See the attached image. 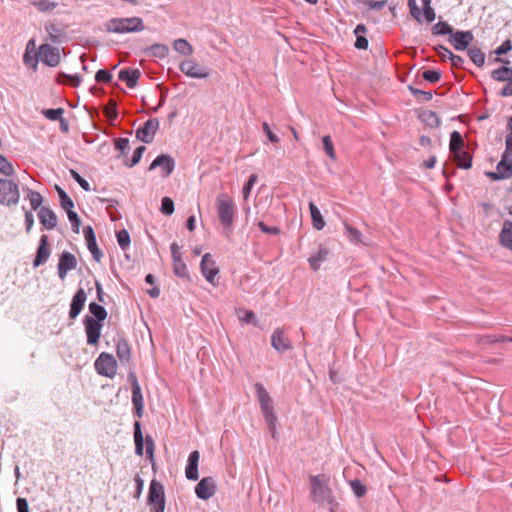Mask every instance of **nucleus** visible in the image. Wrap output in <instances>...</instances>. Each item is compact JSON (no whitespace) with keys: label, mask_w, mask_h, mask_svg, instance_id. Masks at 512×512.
Here are the masks:
<instances>
[{"label":"nucleus","mask_w":512,"mask_h":512,"mask_svg":"<svg viewBox=\"0 0 512 512\" xmlns=\"http://www.w3.org/2000/svg\"><path fill=\"white\" fill-rule=\"evenodd\" d=\"M310 482V499L321 507L328 508L330 512H334L338 506L333 492L329 487V477L322 474L309 477Z\"/></svg>","instance_id":"nucleus-1"},{"label":"nucleus","mask_w":512,"mask_h":512,"mask_svg":"<svg viewBox=\"0 0 512 512\" xmlns=\"http://www.w3.org/2000/svg\"><path fill=\"white\" fill-rule=\"evenodd\" d=\"M105 27L107 32L115 34L141 32L145 28L140 17L113 18L107 21Z\"/></svg>","instance_id":"nucleus-2"},{"label":"nucleus","mask_w":512,"mask_h":512,"mask_svg":"<svg viewBox=\"0 0 512 512\" xmlns=\"http://www.w3.org/2000/svg\"><path fill=\"white\" fill-rule=\"evenodd\" d=\"M215 208L220 223L225 228H231L236 213V208L233 199L226 193H220L216 198Z\"/></svg>","instance_id":"nucleus-3"},{"label":"nucleus","mask_w":512,"mask_h":512,"mask_svg":"<svg viewBox=\"0 0 512 512\" xmlns=\"http://www.w3.org/2000/svg\"><path fill=\"white\" fill-rule=\"evenodd\" d=\"M255 391L256 395L258 397L261 411L263 413V416L265 418V421L267 425L269 426L270 430L274 433L277 417L274 413L273 404L271 397L263 384L256 383L255 384Z\"/></svg>","instance_id":"nucleus-4"},{"label":"nucleus","mask_w":512,"mask_h":512,"mask_svg":"<svg viewBox=\"0 0 512 512\" xmlns=\"http://www.w3.org/2000/svg\"><path fill=\"white\" fill-rule=\"evenodd\" d=\"M20 198L18 185L10 179H0V204L15 205Z\"/></svg>","instance_id":"nucleus-5"},{"label":"nucleus","mask_w":512,"mask_h":512,"mask_svg":"<svg viewBox=\"0 0 512 512\" xmlns=\"http://www.w3.org/2000/svg\"><path fill=\"white\" fill-rule=\"evenodd\" d=\"M150 512H164L165 497L163 485L155 480L150 483L148 493Z\"/></svg>","instance_id":"nucleus-6"},{"label":"nucleus","mask_w":512,"mask_h":512,"mask_svg":"<svg viewBox=\"0 0 512 512\" xmlns=\"http://www.w3.org/2000/svg\"><path fill=\"white\" fill-rule=\"evenodd\" d=\"M117 361L112 354L103 352L95 361V369L98 374L113 378L117 373Z\"/></svg>","instance_id":"nucleus-7"},{"label":"nucleus","mask_w":512,"mask_h":512,"mask_svg":"<svg viewBox=\"0 0 512 512\" xmlns=\"http://www.w3.org/2000/svg\"><path fill=\"white\" fill-rule=\"evenodd\" d=\"M180 71L188 77L204 79L210 75L209 70L194 59H186L180 63Z\"/></svg>","instance_id":"nucleus-8"},{"label":"nucleus","mask_w":512,"mask_h":512,"mask_svg":"<svg viewBox=\"0 0 512 512\" xmlns=\"http://www.w3.org/2000/svg\"><path fill=\"white\" fill-rule=\"evenodd\" d=\"M37 56L42 63L50 67L57 66L61 61L59 49L49 45L48 43L42 44L39 47Z\"/></svg>","instance_id":"nucleus-9"},{"label":"nucleus","mask_w":512,"mask_h":512,"mask_svg":"<svg viewBox=\"0 0 512 512\" xmlns=\"http://www.w3.org/2000/svg\"><path fill=\"white\" fill-rule=\"evenodd\" d=\"M200 267L206 280L213 286H216L218 284L216 277L219 274V268L216 266V263L210 253H206L203 256Z\"/></svg>","instance_id":"nucleus-10"},{"label":"nucleus","mask_w":512,"mask_h":512,"mask_svg":"<svg viewBox=\"0 0 512 512\" xmlns=\"http://www.w3.org/2000/svg\"><path fill=\"white\" fill-rule=\"evenodd\" d=\"M159 129L158 119H149L136 131V137L144 143H151Z\"/></svg>","instance_id":"nucleus-11"},{"label":"nucleus","mask_w":512,"mask_h":512,"mask_svg":"<svg viewBox=\"0 0 512 512\" xmlns=\"http://www.w3.org/2000/svg\"><path fill=\"white\" fill-rule=\"evenodd\" d=\"M87 343L89 345H97L101 336L102 323L87 316L84 320Z\"/></svg>","instance_id":"nucleus-12"},{"label":"nucleus","mask_w":512,"mask_h":512,"mask_svg":"<svg viewBox=\"0 0 512 512\" xmlns=\"http://www.w3.org/2000/svg\"><path fill=\"white\" fill-rule=\"evenodd\" d=\"M171 254H172V260H173V270L174 273L181 278H188L189 272L187 265L182 260V253L180 251V247L177 243L173 242L171 244Z\"/></svg>","instance_id":"nucleus-13"},{"label":"nucleus","mask_w":512,"mask_h":512,"mask_svg":"<svg viewBox=\"0 0 512 512\" xmlns=\"http://www.w3.org/2000/svg\"><path fill=\"white\" fill-rule=\"evenodd\" d=\"M77 266V260L76 257L67 251H64L59 258L58 263V275L59 278L64 280L67 276V273L70 270L75 269Z\"/></svg>","instance_id":"nucleus-14"},{"label":"nucleus","mask_w":512,"mask_h":512,"mask_svg":"<svg viewBox=\"0 0 512 512\" xmlns=\"http://www.w3.org/2000/svg\"><path fill=\"white\" fill-rule=\"evenodd\" d=\"M216 485L212 477L203 478L196 486L195 493L198 498L207 500L215 493Z\"/></svg>","instance_id":"nucleus-15"},{"label":"nucleus","mask_w":512,"mask_h":512,"mask_svg":"<svg viewBox=\"0 0 512 512\" xmlns=\"http://www.w3.org/2000/svg\"><path fill=\"white\" fill-rule=\"evenodd\" d=\"M472 40L473 34L470 31H452L450 34V42L456 50H465Z\"/></svg>","instance_id":"nucleus-16"},{"label":"nucleus","mask_w":512,"mask_h":512,"mask_svg":"<svg viewBox=\"0 0 512 512\" xmlns=\"http://www.w3.org/2000/svg\"><path fill=\"white\" fill-rule=\"evenodd\" d=\"M156 167H160L162 170V176L167 177L173 172L175 163L172 157L166 154H162L154 159L149 167V170H153Z\"/></svg>","instance_id":"nucleus-17"},{"label":"nucleus","mask_w":512,"mask_h":512,"mask_svg":"<svg viewBox=\"0 0 512 512\" xmlns=\"http://www.w3.org/2000/svg\"><path fill=\"white\" fill-rule=\"evenodd\" d=\"M86 293L84 289L80 288L77 290L75 295L73 296L71 305H70V311H69V317L70 319H75L82 309L84 308L85 302H86Z\"/></svg>","instance_id":"nucleus-18"},{"label":"nucleus","mask_w":512,"mask_h":512,"mask_svg":"<svg viewBox=\"0 0 512 512\" xmlns=\"http://www.w3.org/2000/svg\"><path fill=\"white\" fill-rule=\"evenodd\" d=\"M271 345L275 350L281 353L291 349L292 347L290 340L280 329H277L273 332L271 337Z\"/></svg>","instance_id":"nucleus-19"},{"label":"nucleus","mask_w":512,"mask_h":512,"mask_svg":"<svg viewBox=\"0 0 512 512\" xmlns=\"http://www.w3.org/2000/svg\"><path fill=\"white\" fill-rule=\"evenodd\" d=\"M49 256L50 248L48 244V236L42 235L40 238L37 254L33 262L34 267H38L44 264L48 260Z\"/></svg>","instance_id":"nucleus-20"},{"label":"nucleus","mask_w":512,"mask_h":512,"mask_svg":"<svg viewBox=\"0 0 512 512\" xmlns=\"http://www.w3.org/2000/svg\"><path fill=\"white\" fill-rule=\"evenodd\" d=\"M83 232H84V236H85V239L87 242V247H88L89 251L93 255V258L97 262H99L102 258V253L97 246L96 238H95L94 231H93L92 227H90V226L85 227Z\"/></svg>","instance_id":"nucleus-21"},{"label":"nucleus","mask_w":512,"mask_h":512,"mask_svg":"<svg viewBox=\"0 0 512 512\" xmlns=\"http://www.w3.org/2000/svg\"><path fill=\"white\" fill-rule=\"evenodd\" d=\"M507 157H502L500 162L497 164L496 172H486V176L493 181L507 179L512 175V169L509 165H506Z\"/></svg>","instance_id":"nucleus-22"},{"label":"nucleus","mask_w":512,"mask_h":512,"mask_svg":"<svg viewBox=\"0 0 512 512\" xmlns=\"http://www.w3.org/2000/svg\"><path fill=\"white\" fill-rule=\"evenodd\" d=\"M200 454L197 450L190 453L188 458V464L185 469L186 477L189 480L196 481L199 477L198 475V462H199Z\"/></svg>","instance_id":"nucleus-23"},{"label":"nucleus","mask_w":512,"mask_h":512,"mask_svg":"<svg viewBox=\"0 0 512 512\" xmlns=\"http://www.w3.org/2000/svg\"><path fill=\"white\" fill-rule=\"evenodd\" d=\"M39 220L47 229H54L57 225L56 214L47 207H42L38 213Z\"/></svg>","instance_id":"nucleus-24"},{"label":"nucleus","mask_w":512,"mask_h":512,"mask_svg":"<svg viewBox=\"0 0 512 512\" xmlns=\"http://www.w3.org/2000/svg\"><path fill=\"white\" fill-rule=\"evenodd\" d=\"M116 353L119 361L122 364H127L131 360V347L127 340L119 339L116 344Z\"/></svg>","instance_id":"nucleus-25"},{"label":"nucleus","mask_w":512,"mask_h":512,"mask_svg":"<svg viewBox=\"0 0 512 512\" xmlns=\"http://www.w3.org/2000/svg\"><path fill=\"white\" fill-rule=\"evenodd\" d=\"M141 73L138 69H123L119 72V79L126 83L129 88H134Z\"/></svg>","instance_id":"nucleus-26"},{"label":"nucleus","mask_w":512,"mask_h":512,"mask_svg":"<svg viewBox=\"0 0 512 512\" xmlns=\"http://www.w3.org/2000/svg\"><path fill=\"white\" fill-rule=\"evenodd\" d=\"M132 403L136 409L137 415L140 417L143 410V396L137 379L132 383Z\"/></svg>","instance_id":"nucleus-27"},{"label":"nucleus","mask_w":512,"mask_h":512,"mask_svg":"<svg viewBox=\"0 0 512 512\" xmlns=\"http://www.w3.org/2000/svg\"><path fill=\"white\" fill-rule=\"evenodd\" d=\"M500 244L512 251V222L505 221L499 234Z\"/></svg>","instance_id":"nucleus-28"},{"label":"nucleus","mask_w":512,"mask_h":512,"mask_svg":"<svg viewBox=\"0 0 512 512\" xmlns=\"http://www.w3.org/2000/svg\"><path fill=\"white\" fill-rule=\"evenodd\" d=\"M45 31L48 34L46 41H51L52 43L60 42V39L63 35L62 29L53 22H47L45 24Z\"/></svg>","instance_id":"nucleus-29"},{"label":"nucleus","mask_w":512,"mask_h":512,"mask_svg":"<svg viewBox=\"0 0 512 512\" xmlns=\"http://www.w3.org/2000/svg\"><path fill=\"white\" fill-rule=\"evenodd\" d=\"M309 210L312 218L313 227L316 230H322L325 227V221L322 217V214L318 207L314 204V202L309 203Z\"/></svg>","instance_id":"nucleus-30"},{"label":"nucleus","mask_w":512,"mask_h":512,"mask_svg":"<svg viewBox=\"0 0 512 512\" xmlns=\"http://www.w3.org/2000/svg\"><path fill=\"white\" fill-rule=\"evenodd\" d=\"M454 160L457 162L458 167L469 169L472 166V158L464 149L452 153Z\"/></svg>","instance_id":"nucleus-31"},{"label":"nucleus","mask_w":512,"mask_h":512,"mask_svg":"<svg viewBox=\"0 0 512 512\" xmlns=\"http://www.w3.org/2000/svg\"><path fill=\"white\" fill-rule=\"evenodd\" d=\"M32 6H34L37 11L41 13H48L57 8L58 3L51 0H33L30 2Z\"/></svg>","instance_id":"nucleus-32"},{"label":"nucleus","mask_w":512,"mask_h":512,"mask_svg":"<svg viewBox=\"0 0 512 512\" xmlns=\"http://www.w3.org/2000/svg\"><path fill=\"white\" fill-rule=\"evenodd\" d=\"M491 77L500 82L509 81L512 82V69L508 67H500L491 72Z\"/></svg>","instance_id":"nucleus-33"},{"label":"nucleus","mask_w":512,"mask_h":512,"mask_svg":"<svg viewBox=\"0 0 512 512\" xmlns=\"http://www.w3.org/2000/svg\"><path fill=\"white\" fill-rule=\"evenodd\" d=\"M174 49L182 55H191L194 52L192 45L186 39H177L173 43Z\"/></svg>","instance_id":"nucleus-34"},{"label":"nucleus","mask_w":512,"mask_h":512,"mask_svg":"<svg viewBox=\"0 0 512 512\" xmlns=\"http://www.w3.org/2000/svg\"><path fill=\"white\" fill-rule=\"evenodd\" d=\"M465 142L458 131H454L450 137L449 149L452 153L464 149Z\"/></svg>","instance_id":"nucleus-35"},{"label":"nucleus","mask_w":512,"mask_h":512,"mask_svg":"<svg viewBox=\"0 0 512 512\" xmlns=\"http://www.w3.org/2000/svg\"><path fill=\"white\" fill-rule=\"evenodd\" d=\"M328 256V250L324 247H320L318 252L309 258V263L314 271H317L320 267V262L324 261Z\"/></svg>","instance_id":"nucleus-36"},{"label":"nucleus","mask_w":512,"mask_h":512,"mask_svg":"<svg viewBox=\"0 0 512 512\" xmlns=\"http://www.w3.org/2000/svg\"><path fill=\"white\" fill-rule=\"evenodd\" d=\"M89 311L94 316L93 318L99 322L104 321L107 317L105 308L95 302L89 304Z\"/></svg>","instance_id":"nucleus-37"},{"label":"nucleus","mask_w":512,"mask_h":512,"mask_svg":"<svg viewBox=\"0 0 512 512\" xmlns=\"http://www.w3.org/2000/svg\"><path fill=\"white\" fill-rule=\"evenodd\" d=\"M468 55L471 59V61L477 65L478 67H481L485 63V54L476 47H472L468 49Z\"/></svg>","instance_id":"nucleus-38"},{"label":"nucleus","mask_w":512,"mask_h":512,"mask_svg":"<svg viewBox=\"0 0 512 512\" xmlns=\"http://www.w3.org/2000/svg\"><path fill=\"white\" fill-rule=\"evenodd\" d=\"M420 118L423 122H425L426 124H428L431 127H438L441 123L438 115L435 112L430 111V110L424 111L420 115Z\"/></svg>","instance_id":"nucleus-39"},{"label":"nucleus","mask_w":512,"mask_h":512,"mask_svg":"<svg viewBox=\"0 0 512 512\" xmlns=\"http://www.w3.org/2000/svg\"><path fill=\"white\" fill-rule=\"evenodd\" d=\"M134 426H135V430H134L135 450L138 455L142 456L143 455V436H142L140 423L136 422Z\"/></svg>","instance_id":"nucleus-40"},{"label":"nucleus","mask_w":512,"mask_h":512,"mask_svg":"<svg viewBox=\"0 0 512 512\" xmlns=\"http://www.w3.org/2000/svg\"><path fill=\"white\" fill-rule=\"evenodd\" d=\"M55 189L59 195L62 208L64 210L72 209L74 204L71 198L67 195V193L58 185L55 186Z\"/></svg>","instance_id":"nucleus-41"},{"label":"nucleus","mask_w":512,"mask_h":512,"mask_svg":"<svg viewBox=\"0 0 512 512\" xmlns=\"http://www.w3.org/2000/svg\"><path fill=\"white\" fill-rule=\"evenodd\" d=\"M344 227L350 241L355 243L362 242V233L357 228L352 227L347 223H344Z\"/></svg>","instance_id":"nucleus-42"},{"label":"nucleus","mask_w":512,"mask_h":512,"mask_svg":"<svg viewBox=\"0 0 512 512\" xmlns=\"http://www.w3.org/2000/svg\"><path fill=\"white\" fill-rule=\"evenodd\" d=\"M27 197L30 201V204H31V207L33 210L38 209L43 202V198H42L41 194L39 192L31 190V189L28 190Z\"/></svg>","instance_id":"nucleus-43"},{"label":"nucleus","mask_w":512,"mask_h":512,"mask_svg":"<svg viewBox=\"0 0 512 512\" xmlns=\"http://www.w3.org/2000/svg\"><path fill=\"white\" fill-rule=\"evenodd\" d=\"M322 142H323L324 150H325L326 154L328 155V157L331 160H335L336 153H335V149H334V145H333L331 137L329 135L324 136L322 138Z\"/></svg>","instance_id":"nucleus-44"},{"label":"nucleus","mask_w":512,"mask_h":512,"mask_svg":"<svg viewBox=\"0 0 512 512\" xmlns=\"http://www.w3.org/2000/svg\"><path fill=\"white\" fill-rule=\"evenodd\" d=\"M350 486L353 493L358 498L363 497L367 492L366 486L358 479L352 480Z\"/></svg>","instance_id":"nucleus-45"},{"label":"nucleus","mask_w":512,"mask_h":512,"mask_svg":"<svg viewBox=\"0 0 512 512\" xmlns=\"http://www.w3.org/2000/svg\"><path fill=\"white\" fill-rule=\"evenodd\" d=\"M452 31V27L446 22H438L432 27V32L436 35L451 34Z\"/></svg>","instance_id":"nucleus-46"},{"label":"nucleus","mask_w":512,"mask_h":512,"mask_svg":"<svg viewBox=\"0 0 512 512\" xmlns=\"http://www.w3.org/2000/svg\"><path fill=\"white\" fill-rule=\"evenodd\" d=\"M64 113L63 108H56V109H44L42 111V114L49 120L55 121L62 119V115Z\"/></svg>","instance_id":"nucleus-47"},{"label":"nucleus","mask_w":512,"mask_h":512,"mask_svg":"<svg viewBox=\"0 0 512 512\" xmlns=\"http://www.w3.org/2000/svg\"><path fill=\"white\" fill-rule=\"evenodd\" d=\"M408 7L410 9L411 16L418 21L419 23L422 22V12L420 8L417 5L416 0H408Z\"/></svg>","instance_id":"nucleus-48"},{"label":"nucleus","mask_w":512,"mask_h":512,"mask_svg":"<svg viewBox=\"0 0 512 512\" xmlns=\"http://www.w3.org/2000/svg\"><path fill=\"white\" fill-rule=\"evenodd\" d=\"M257 175L256 174H252L248 181L245 183L243 189H242V194H243V199L244 200H247L250 196V192L254 186V184L257 182Z\"/></svg>","instance_id":"nucleus-49"},{"label":"nucleus","mask_w":512,"mask_h":512,"mask_svg":"<svg viewBox=\"0 0 512 512\" xmlns=\"http://www.w3.org/2000/svg\"><path fill=\"white\" fill-rule=\"evenodd\" d=\"M0 173L10 176L14 173V168L12 164L0 154Z\"/></svg>","instance_id":"nucleus-50"},{"label":"nucleus","mask_w":512,"mask_h":512,"mask_svg":"<svg viewBox=\"0 0 512 512\" xmlns=\"http://www.w3.org/2000/svg\"><path fill=\"white\" fill-rule=\"evenodd\" d=\"M161 212L165 215H171L174 212V202L170 197H164L161 203Z\"/></svg>","instance_id":"nucleus-51"},{"label":"nucleus","mask_w":512,"mask_h":512,"mask_svg":"<svg viewBox=\"0 0 512 512\" xmlns=\"http://www.w3.org/2000/svg\"><path fill=\"white\" fill-rule=\"evenodd\" d=\"M117 241L122 249H125L130 244V236L126 230H121L117 233Z\"/></svg>","instance_id":"nucleus-52"},{"label":"nucleus","mask_w":512,"mask_h":512,"mask_svg":"<svg viewBox=\"0 0 512 512\" xmlns=\"http://www.w3.org/2000/svg\"><path fill=\"white\" fill-rule=\"evenodd\" d=\"M422 76L426 81L430 83H436L440 80L441 74L436 70H425Z\"/></svg>","instance_id":"nucleus-53"},{"label":"nucleus","mask_w":512,"mask_h":512,"mask_svg":"<svg viewBox=\"0 0 512 512\" xmlns=\"http://www.w3.org/2000/svg\"><path fill=\"white\" fill-rule=\"evenodd\" d=\"M151 51L153 52V55L159 56V57H166L168 54V47L163 44H153L150 47Z\"/></svg>","instance_id":"nucleus-54"},{"label":"nucleus","mask_w":512,"mask_h":512,"mask_svg":"<svg viewBox=\"0 0 512 512\" xmlns=\"http://www.w3.org/2000/svg\"><path fill=\"white\" fill-rule=\"evenodd\" d=\"M70 174L85 191H90V184L77 171L71 169Z\"/></svg>","instance_id":"nucleus-55"},{"label":"nucleus","mask_w":512,"mask_h":512,"mask_svg":"<svg viewBox=\"0 0 512 512\" xmlns=\"http://www.w3.org/2000/svg\"><path fill=\"white\" fill-rule=\"evenodd\" d=\"M95 80L97 82L110 83L112 80V75L108 70H98L95 75Z\"/></svg>","instance_id":"nucleus-56"},{"label":"nucleus","mask_w":512,"mask_h":512,"mask_svg":"<svg viewBox=\"0 0 512 512\" xmlns=\"http://www.w3.org/2000/svg\"><path fill=\"white\" fill-rule=\"evenodd\" d=\"M66 211H67V215H68L69 221L71 222L74 231L78 232L79 231V226H80V219H79L77 213L74 212L72 209H69V210H66Z\"/></svg>","instance_id":"nucleus-57"},{"label":"nucleus","mask_w":512,"mask_h":512,"mask_svg":"<svg viewBox=\"0 0 512 512\" xmlns=\"http://www.w3.org/2000/svg\"><path fill=\"white\" fill-rule=\"evenodd\" d=\"M442 50H444L445 52L448 53L449 55V59L452 63L453 66L455 67H460L463 63V59L461 56H458V55H455L453 54L450 50H448L447 48H444V47H441Z\"/></svg>","instance_id":"nucleus-58"},{"label":"nucleus","mask_w":512,"mask_h":512,"mask_svg":"<svg viewBox=\"0 0 512 512\" xmlns=\"http://www.w3.org/2000/svg\"><path fill=\"white\" fill-rule=\"evenodd\" d=\"M436 13L432 7H427L423 9L422 20L424 19L428 23L433 22L435 20Z\"/></svg>","instance_id":"nucleus-59"},{"label":"nucleus","mask_w":512,"mask_h":512,"mask_svg":"<svg viewBox=\"0 0 512 512\" xmlns=\"http://www.w3.org/2000/svg\"><path fill=\"white\" fill-rule=\"evenodd\" d=\"M145 149L146 148L144 146H139L138 148H136V150L133 153L132 159H131V164H130L131 167L136 165L141 160Z\"/></svg>","instance_id":"nucleus-60"},{"label":"nucleus","mask_w":512,"mask_h":512,"mask_svg":"<svg viewBox=\"0 0 512 512\" xmlns=\"http://www.w3.org/2000/svg\"><path fill=\"white\" fill-rule=\"evenodd\" d=\"M512 49V44L510 40H506L503 42L496 50L495 54L497 55H503L508 53Z\"/></svg>","instance_id":"nucleus-61"},{"label":"nucleus","mask_w":512,"mask_h":512,"mask_svg":"<svg viewBox=\"0 0 512 512\" xmlns=\"http://www.w3.org/2000/svg\"><path fill=\"white\" fill-rule=\"evenodd\" d=\"M262 128H263L264 132L266 133V135H267L268 139H269L272 143H278V142H279V138L277 137V135H276V134H274V133L271 131V129H270V127H269L268 123L264 122V123L262 124Z\"/></svg>","instance_id":"nucleus-62"},{"label":"nucleus","mask_w":512,"mask_h":512,"mask_svg":"<svg viewBox=\"0 0 512 512\" xmlns=\"http://www.w3.org/2000/svg\"><path fill=\"white\" fill-rule=\"evenodd\" d=\"M115 147L117 150L124 153L125 150L129 147V140L126 138H119L115 141Z\"/></svg>","instance_id":"nucleus-63"},{"label":"nucleus","mask_w":512,"mask_h":512,"mask_svg":"<svg viewBox=\"0 0 512 512\" xmlns=\"http://www.w3.org/2000/svg\"><path fill=\"white\" fill-rule=\"evenodd\" d=\"M16 503L18 512H30L28 502L25 498H18Z\"/></svg>","instance_id":"nucleus-64"}]
</instances>
